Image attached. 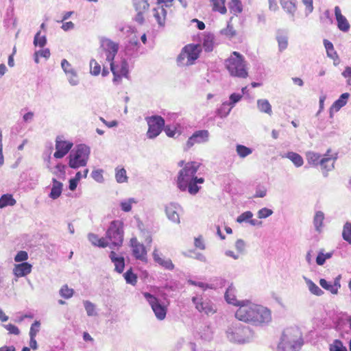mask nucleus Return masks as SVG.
<instances>
[{"instance_id": "obj_1", "label": "nucleus", "mask_w": 351, "mask_h": 351, "mask_svg": "<svg viewBox=\"0 0 351 351\" xmlns=\"http://www.w3.org/2000/svg\"><path fill=\"white\" fill-rule=\"evenodd\" d=\"M237 306L234 316L239 321L255 326H262L271 321V311L262 305L247 300H242Z\"/></svg>"}, {"instance_id": "obj_2", "label": "nucleus", "mask_w": 351, "mask_h": 351, "mask_svg": "<svg viewBox=\"0 0 351 351\" xmlns=\"http://www.w3.org/2000/svg\"><path fill=\"white\" fill-rule=\"evenodd\" d=\"M178 166L182 169L180 170L177 177L178 188L182 191L187 190L191 195L197 194L201 189L197 184L204 182L203 178L195 176L200 164L194 161L184 163V160H181L178 162Z\"/></svg>"}, {"instance_id": "obj_3", "label": "nucleus", "mask_w": 351, "mask_h": 351, "mask_svg": "<svg viewBox=\"0 0 351 351\" xmlns=\"http://www.w3.org/2000/svg\"><path fill=\"white\" fill-rule=\"evenodd\" d=\"M225 66L232 76L240 78H246L248 76L245 58L237 51H233L226 60Z\"/></svg>"}, {"instance_id": "obj_4", "label": "nucleus", "mask_w": 351, "mask_h": 351, "mask_svg": "<svg viewBox=\"0 0 351 351\" xmlns=\"http://www.w3.org/2000/svg\"><path fill=\"white\" fill-rule=\"evenodd\" d=\"M302 345L301 333L295 329L284 331L277 351H298Z\"/></svg>"}, {"instance_id": "obj_5", "label": "nucleus", "mask_w": 351, "mask_h": 351, "mask_svg": "<svg viewBox=\"0 0 351 351\" xmlns=\"http://www.w3.org/2000/svg\"><path fill=\"white\" fill-rule=\"evenodd\" d=\"M89 155V147L84 144L77 145L69 155V166L72 169H77L86 166Z\"/></svg>"}, {"instance_id": "obj_6", "label": "nucleus", "mask_w": 351, "mask_h": 351, "mask_svg": "<svg viewBox=\"0 0 351 351\" xmlns=\"http://www.w3.org/2000/svg\"><path fill=\"white\" fill-rule=\"evenodd\" d=\"M123 223L119 220L112 221L106 232V238L110 241L108 245L121 247L123 241Z\"/></svg>"}, {"instance_id": "obj_7", "label": "nucleus", "mask_w": 351, "mask_h": 351, "mask_svg": "<svg viewBox=\"0 0 351 351\" xmlns=\"http://www.w3.org/2000/svg\"><path fill=\"white\" fill-rule=\"evenodd\" d=\"M201 51L200 45H187L178 56L177 62L180 65H191L199 58Z\"/></svg>"}, {"instance_id": "obj_8", "label": "nucleus", "mask_w": 351, "mask_h": 351, "mask_svg": "<svg viewBox=\"0 0 351 351\" xmlns=\"http://www.w3.org/2000/svg\"><path fill=\"white\" fill-rule=\"evenodd\" d=\"M228 332L234 341L239 343L248 342L253 337V331L247 326L230 328Z\"/></svg>"}, {"instance_id": "obj_9", "label": "nucleus", "mask_w": 351, "mask_h": 351, "mask_svg": "<svg viewBox=\"0 0 351 351\" xmlns=\"http://www.w3.org/2000/svg\"><path fill=\"white\" fill-rule=\"evenodd\" d=\"M143 295L147 300L156 318L158 320L165 319L167 313V306L161 304L158 298L149 293H143Z\"/></svg>"}, {"instance_id": "obj_10", "label": "nucleus", "mask_w": 351, "mask_h": 351, "mask_svg": "<svg viewBox=\"0 0 351 351\" xmlns=\"http://www.w3.org/2000/svg\"><path fill=\"white\" fill-rule=\"evenodd\" d=\"M148 130L147 136L149 138H154L158 136L165 127V120L160 116H152L147 119Z\"/></svg>"}, {"instance_id": "obj_11", "label": "nucleus", "mask_w": 351, "mask_h": 351, "mask_svg": "<svg viewBox=\"0 0 351 351\" xmlns=\"http://www.w3.org/2000/svg\"><path fill=\"white\" fill-rule=\"evenodd\" d=\"M192 302L195 304V308L201 313L210 315L216 312V308L210 300H204L202 296L193 297Z\"/></svg>"}, {"instance_id": "obj_12", "label": "nucleus", "mask_w": 351, "mask_h": 351, "mask_svg": "<svg viewBox=\"0 0 351 351\" xmlns=\"http://www.w3.org/2000/svg\"><path fill=\"white\" fill-rule=\"evenodd\" d=\"M73 146L72 142L63 140L62 137L58 136L56 138V152L53 154V157L58 159L62 158L69 152Z\"/></svg>"}, {"instance_id": "obj_13", "label": "nucleus", "mask_w": 351, "mask_h": 351, "mask_svg": "<svg viewBox=\"0 0 351 351\" xmlns=\"http://www.w3.org/2000/svg\"><path fill=\"white\" fill-rule=\"evenodd\" d=\"M110 70L113 74V82L119 83L121 81L122 77H128V64L125 60H123L120 66L115 65L114 62L110 63Z\"/></svg>"}, {"instance_id": "obj_14", "label": "nucleus", "mask_w": 351, "mask_h": 351, "mask_svg": "<svg viewBox=\"0 0 351 351\" xmlns=\"http://www.w3.org/2000/svg\"><path fill=\"white\" fill-rule=\"evenodd\" d=\"M209 137V132L206 130H198L190 136L186 143L185 150L191 148L195 144H200L207 142Z\"/></svg>"}, {"instance_id": "obj_15", "label": "nucleus", "mask_w": 351, "mask_h": 351, "mask_svg": "<svg viewBox=\"0 0 351 351\" xmlns=\"http://www.w3.org/2000/svg\"><path fill=\"white\" fill-rule=\"evenodd\" d=\"M130 243L132 254L135 258L145 261L147 259V250L145 245L141 243L136 237L130 239Z\"/></svg>"}, {"instance_id": "obj_16", "label": "nucleus", "mask_w": 351, "mask_h": 351, "mask_svg": "<svg viewBox=\"0 0 351 351\" xmlns=\"http://www.w3.org/2000/svg\"><path fill=\"white\" fill-rule=\"evenodd\" d=\"M101 46L108 53L106 60L110 62V63L114 62V58L119 49V45L108 38H104L101 41Z\"/></svg>"}, {"instance_id": "obj_17", "label": "nucleus", "mask_w": 351, "mask_h": 351, "mask_svg": "<svg viewBox=\"0 0 351 351\" xmlns=\"http://www.w3.org/2000/svg\"><path fill=\"white\" fill-rule=\"evenodd\" d=\"M134 7L137 12L135 21L139 24H143L145 21L144 14L149 9V5L146 0H136Z\"/></svg>"}, {"instance_id": "obj_18", "label": "nucleus", "mask_w": 351, "mask_h": 351, "mask_svg": "<svg viewBox=\"0 0 351 351\" xmlns=\"http://www.w3.org/2000/svg\"><path fill=\"white\" fill-rule=\"evenodd\" d=\"M331 149H328L319 163L322 171L328 172L334 168V162L337 158V154H330Z\"/></svg>"}, {"instance_id": "obj_19", "label": "nucleus", "mask_w": 351, "mask_h": 351, "mask_svg": "<svg viewBox=\"0 0 351 351\" xmlns=\"http://www.w3.org/2000/svg\"><path fill=\"white\" fill-rule=\"evenodd\" d=\"M32 265L27 262L16 264L13 268V274L16 278L25 276L31 273Z\"/></svg>"}, {"instance_id": "obj_20", "label": "nucleus", "mask_w": 351, "mask_h": 351, "mask_svg": "<svg viewBox=\"0 0 351 351\" xmlns=\"http://www.w3.org/2000/svg\"><path fill=\"white\" fill-rule=\"evenodd\" d=\"M335 15L338 28L342 32H348L350 29V25L346 18L341 14L339 6H335Z\"/></svg>"}, {"instance_id": "obj_21", "label": "nucleus", "mask_w": 351, "mask_h": 351, "mask_svg": "<svg viewBox=\"0 0 351 351\" xmlns=\"http://www.w3.org/2000/svg\"><path fill=\"white\" fill-rule=\"evenodd\" d=\"M319 285L323 289L330 291L332 294L336 295L341 287L340 276L335 279L333 284L328 282L324 278H321L319 280Z\"/></svg>"}, {"instance_id": "obj_22", "label": "nucleus", "mask_w": 351, "mask_h": 351, "mask_svg": "<svg viewBox=\"0 0 351 351\" xmlns=\"http://www.w3.org/2000/svg\"><path fill=\"white\" fill-rule=\"evenodd\" d=\"M61 66L65 73L69 77V82L72 85L77 84V73L75 69L72 67L71 64L66 60H62Z\"/></svg>"}, {"instance_id": "obj_23", "label": "nucleus", "mask_w": 351, "mask_h": 351, "mask_svg": "<svg viewBox=\"0 0 351 351\" xmlns=\"http://www.w3.org/2000/svg\"><path fill=\"white\" fill-rule=\"evenodd\" d=\"M111 261L114 265V269L118 273H122L125 268V259L122 256L117 255L115 252L111 251L109 255Z\"/></svg>"}, {"instance_id": "obj_24", "label": "nucleus", "mask_w": 351, "mask_h": 351, "mask_svg": "<svg viewBox=\"0 0 351 351\" xmlns=\"http://www.w3.org/2000/svg\"><path fill=\"white\" fill-rule=\"evenodd\" d=\"M324 44L328 57L333 60L335 66L339 65L340 63V59L337 51L335 50L333 44L326 39L324 40Z\"/></svg>"}, {"instance_id": "obj_25", "label": "nucleus", "mask_w": 351, "mask_h": 351, "mask_svg": "<svg viewBox=\"0 0 351 351\" xmlns=\"http://www.w3.org/2000/svg\"><path fill=\"white\" fill-rule=\"evenodd\" d=\"M152 13L158 25L160 27L165 26L167 18V11L164 7L158 5V7L153 9Z\"/></svg>"}, {"instance_id": "obj_26", "label": "nucleus", "mask_w": 351, "mask_h": 351, "mask_svg": "<svg viewBox=\"0 0 351 351\" xmlns=\"http://www.w3.org/2000/svg\"><path fill=\"white\" fill-rule=\"evenodd\" d=\"M153 257L154 261L165 269L169 270L173 269L174 265L173 264L171 260L169 258H162L157 250L154 251Z\"/></svg>"}, {"instance_id": "obj_27", "label": "nucleus", "mask_w": 351, "mask_h": 351, "mask_svg": "<svg viewBox=\"0 0 351 351\" xmlns=\"http://www.w3.org/2000/svg\"><path fill=\"white\" fill-rule=\"evenodd\" d=\"M350 94L345 93L341 95L339 98L336 100L330 108V113L332 114L334 112H338L342 107L346 106L348 102Z\"/></svg>"}, {"instance_id": "obj_28", "label": "nucleus", "mask_w": 351, "mask_h": 351, "mask_svg": "<svg viewBox=\"0 0 351 351\" xmlns=\"http://www.w3.org/2000/svg\"><path fill=\"white\" fill-rule=\"evenodd\" d=\"M236 292L237 290L235 287L233 286V285H230L225 293V299L228 304L237 306L239 304L241 303V301H239L237 299Z\"/></svg>"}, {"instance_id": "obj_29", "label": "nucleus", "mask_w": 351, "mask_h": 351, "mask_svg": "<svg viewBox=\"0 0 351 351\" xmlns=\"http://www.w3.org/2000/svg\"><path fill=\"white\" fill-rule=\"evenodd\" d=\"M62 189L63 184L56 178H52V187L49 195V197L53 199H58L61 195Z\"/></svg>"}, {"instance_id": "obj_30", "label": "nucleus", "mask_w": 351, "mask_h": 351, "mask_svg": "<svg viewBox=\"0 0 351 351\" xmlns=\"http://www.w3.org/2000/svg\"><path fill=\"white\" fill-rule=\"evenodd\" d=\"M282 9L292 17L294 16L297 11L296 0H283L280 1Z\"/></svg>"}, {"instance_id": "obj_31", "label": "nucleus", "mask_w": 351, "mask_h": 351, "mask_svg": "<svg viewBox=\"0 0 351 351\" xmlns=\"http://www.w3.org/2000/svg\"><path fill=\"white\" fill-rule=\"evenodd\" d=\"M165 211L169 219L172 221L173 223H180V217L178 213V208L174 204H170L167 205L166 206Z\"/></svg>"}, {"instance_id": "obj_32", "label": "nucleus", "mask_w": 351, "mask_h": 351, "mask_svg": "<svg viewBox=\"0 0 351 351\" xmlns=\"http://www.w3.org/2000/svg\"><path fill=\"white\" fill-rule=\"evenodd\" d=\"M232 19L233 16L230 17L226 27L220 30V34L228 39H232L237 36V31L234 29L232 24Z\"/></svg>"}, {"instance_id": "obj_33", "label": "nucleus", "mask_w": 351, "mask_h": 351, "mask_svg": "<svg viewBox=\"0 0 351 351\" xmlns=\"http://www.w3.org/2000/svg\"><path fill=\"white\" fill-rule=\"evenodd\" d=\"M210 3L214 12H218L221 14H226V0H210Z\"/></svg>"}, {"instance_id": "obj_34", "label": "nucleus", "mask_w": 351, "mask_h": 351, "mask_svg": "<svg viewBox=\"0 0 351 351\" xmlns=\"http://www.w3.org/2000/svg\"><path fill=\"white\" fill-rule=\"evenodd\" d=\"M88 240L95 246L100 247H106L108 245V242L104 238H99V237L93 233H90L88 236Z\"/></svg>"}, {"instance_id": "obj_35", "label": "nucleus", "mask_w": 351, "mask_h": 351, "mask_svg": "<svg viewBox=\"0 0 351 351\" xmlns=\"http://www.w3.org/2000/svg\"><path fill=\"white\" fill-rule=\"evenodd\" d=\"M16 203V201L12 194H4L0 197V208H5L8 206H14Z\"/></svg>"}, {"instance_id": "obj_36", "label": "nucleus", "mask_w": 351, "mask_h": 351, "mask_svg": "<svg viewBox=\"0 0 351 351\" xmlns=\"http://www.w3.org/2000/svg\"><path fill=\"white\" fill-rule=\"evenodd\" d=\"M215 44V36L213 34H208L204 36L203 40V47L206 51H211L213 49Z\"/></svg>"}, {"instance_id": "obj_37", "label": "nucleus", "mask_w": 351, "mask_h": 351, "mask_svg": "<svg viewBox=\"0 0 351 351\" xmlns=\"http://www.w3.org/2000/svg\"><path fill=\"white\" fill-rule=\"evenodd\" d=\"M258 110L264 113L271 114L272 109L271 106L267 99H258L257 101Z\"/></svg>"}, {"instance_id": "obj_38", "label": "nucleus", "mask_w": 351, "mask_h": 351, "mask_svg": "<svg viewBox=\"0 0 351 351\" xmlns=\"http://www.w3.org/2000/svg\"><path fill=\"white\" fill-rule=\"evenodd\" d=\"M287 158L291 160V162L298 167H301L304 163L302 157L295 152H288L287 154Z\"/></svg>"}, {"instance_id": "obj_39", "label": "nucleus", "mask_w": 351, "mask_h": 351, "mask_svg": "<svg viewBox=\"0 0 351 351\" xmlns=\"http://www.w3.org/2000/svg\"><path fill=\"white\" fill-rule=\"evenodd\" d=\"M324 219V214L322 211H317L315 213L313 223L315 227V229L317 232H320L322 230V227L323 225V221Z\"/></svg>"}, {"instance_id": "obj_40", "label": "nucleus", "mask_w": 351, "mask_h": 351, "mask_svg": "<svg viewBox=\"0 0 351 351\" xmlns=\"http://www.w3.org/2000/svg\"><path fill=\"white\" fill-rule=\"evenodd\" d=\"M321 159V155L317 153L313 152L306 153V160L309 165H318Z\"/></svg>"}, {"instance_id": "obj_41", "label": "nucleus", "mask_w": 351, "mask_h": 351, "mask_svg": "<svg viewBox=\"0 0 351 351\" xmlns=\"http://www.w3.org/2000/svg\"><path fill=\"white\" fill-rule=\"evenodd\" d=\"M229 9L230 12L233 13L234 15L241 13L243 10L241 2L239 0H231Z\"/></svg>"}, {"instance_id": "obj_42", "label": "nucleus", "mask_w": 351, "mask_h": 351, "mask_svg": "<svg viewBox=\"0 0 351 351\" xmlns=\"http://www.w3.org/2000/svg\"><path fill=\"white\" fill-rule=\"evenodd\" d=\"M306 282L310 292L313 295L321 296L324 294V291L312 280H306Z\"/></svg>"}, {"instance_id": "obj_43", "label": "nucleus", "mask_w": 351, "mask_h": 351, "mask_svg": "<svg viewBox=\"0 0 351 351\" xmlns=\"http://www.w3.org/2000/svg\"><path fill=\"white\" fill-rule=\"evenodd\" d=\"M124 278L127 283L135 285L137 282V276L133 273L132 268L124 274Z\"/></svg>"}, {"instance_id": "obj_44", "label": "nucleus", "mask_w": 351, "mask_h": 351, "mask_svg": "<svg viewBox=\"0 0 351 351\" xmlns=\"http://www.w3.org/2000/svg\"><path fill=\"white\" fill-rule=\"evenodd\" d=\"M342 236L345 241L351 244V223H346L343 226Z\"/></svg>"}, {"instance_id": "obj_45", "label": "nucleus", "mask_w": 351, "mask_h": 351, "mask_svg": "<svg viewBox=\"0 0 351 351\" xmlns=\"http://www.w3.org/2000/svg\"><path fill=\"white\" fill-rule=\"evenodd\" d=\"M50 51L47 48L39 50L38 51H36L34 53V60L36 63H38L40 57L48 59L50 57Z\"/></svg>"}, {"instance_id": "obj_46", "label": "nucleus", "mask_w": 351, "mask_h": 351, "mask_svg": "<svg viewBox=\"0 0 351 351\" xmlns=\"http://www.w3.org/2000/svg\"><path fill=\"white\" fill-rule=\"evenodd\" d=\"M47 43V39L45 36H41L40 32H38L34 39V45L35 46H39L43 47Z\"/></svg>"}, {"instance_id": "obj_47", "label": "nucleus", "mask_w": 351, "mask_h": 351, "mask_svg": "<svg viewBox=\"0 0 351 351\" xmlns=\"http://www.w3.org/2000/svg\"><path fill=\"white\" fill-rule=\"evenodd\" d=\"M330 351H347V348L343 346L342 342L339 339H335L329 346Z\"/></svg>"}, {"instance_id": "obj_48", "label": "nucleus", "mask_w": 351, "mask_h": 351, "mask_svg": "<svg viewBox=\"0 0 351 351\" xmlns=\"http://www.w3.org/2000/svg\"><path fill=\"white\" fill-rule=\"evenodd\" d=\"M74 291L73 289H71L68 287V285H65L62 287L60 290V295L66 299H69L71 298L73 295Z\"/></svg>"}, {"instance_id": "obj_49", "label": "nucleus", "mask_w": 351, "mask_h": 351, "mask_svg": "<svg viewBox=\"0 0 351 351\" xmlns=\"http://www.w3.org/2000/svg\"><path fill=\"white\" fill-rule=\"evenodd\" d=\"M280 51L286 49L288 47V38L284 35H278L276 38Z\"/></svg>"}, {"instance_id": "obj_50", "label": "nucleus", "mask_w": 351, "mask_h": 351, "mask_svg": "<svg viewBox=\"0 0 351 351\" xmlns=\"http://www.w3.org/2000/svg\"><path fill=\"white\" fill-rule=\"evenodd\" d=\"M237 152L240 157L244 158L252 154V149L244 145H238L237 146Z\"/></svg>"}, {"instance_id": "obj_51", "label": "nucleus", "mask_w": 351, "mask_h": 351, "mask_svg": "<svg viewBox=\"0 0 351 351\" xmlns=\"http://www.w3.org/2000/svg\"><path fill=\"white\" fill-rule=\"evenodd\" d=\"M90 71L93 75H98L101 72V66L95 60L90 62Z\"/></svg>"}, {"instance_id": "obj_52", "label": "nucleus", "mask_w": 351, "mask_h": 351, "mask_svg": "<svg viewBox=\"0 0 351 351\" xmlns=\"http://www.w3.org/2000/svg\"><path fill=\"white\" fill-rule=\"evenodd\" d=\"M115 177L117 181L119 183L125 182L128 180L126 171L123 168L117 170Z\"/></svg>"}, {"instance_id": "obj_53", "label": "nucleus", "mask_w": 351, "mask_h": 351, "mask_svg": "<svg viewBox=\"0 0 351 351\" xmlns=\"http://www.w3.org/2000/svg\"><path fill=\"white\" fill-rule=\"evenodd\" d=\"M332 256V253L328 252L326 254H324L323 252H319L316 258V263L319 265H323L326 259L330 258Z\"/></svg>"}, {"instance_id": "obj_54", "label": "nucleus", "mask_w": 351, "mask_h": 351, "mask_svg": "<svg viewBox=\"0 0 351 351\" xmlns=\"http://www.w3.org/2000/svg\"><path fill=\"white\" fill-rule=\"evenodd\" d=\"M80 179H81V172L78 171L76 173L75 178H72L69 180V187L71 191L75 190V189L77 186V183L80 180Z\"/></svg>"}, {"instance_id": "obj_55", "label": "nucleus", "mask_w": 351, "mask_h": 351, "mask_svg": "<svg viewBox=\"0 0 351 351\" xmlns=\"http://www.w3.org/2000/svg\"><path fill=\"white\" fill-rule=\"evenodd\" d=\"M84 307L88 316H93L96 315L95 305L89 302H84Z\"/></svg>"}, {"instance_id": "obj_56", "label": "nucleus", "mask_w": 351, "mask_h": 351, "mask_svg": "<svg viewBox=\"0 0 351 351\" xmlns=\"http://www.w3.org/2000/svg\"><path fill=\"white\" fill-rule=\"evenodd\" d=\"M252 216L253 214L251 211H245L237 217V221L240 223L244 221H247L251 219Z\"/></svg>"}, {"instance_id": "obj_57", "label": "nucleus", "mask_w": 351, "mask_h": 351, "mask_svg": "<svg viewBox=\"0 0 351 351\" xmlns=\"http://www.w3.org/2000/svg\"><path fill=\"white\" fill-rule=\"evenodd\" d=\"M40 324L38 321H35L31 326L29 330V336L36 337L39 331Z\"/></svg>"}, {"instance_id": "obj_58", "label": "nucleus", "mask_w": 351, "mask_h": 351, "mask_svg": "<svg viewBox=\"0 0 351 351\" xmlns=\"http://www.w3.org/2000/svg\"><path fill=\"white\" fill-rule=\"evenodd\" d=\"M28 254L25 251H19L14 257L15 262L20 263L27 261Z\"/></svg>"}, {"instance_id": "obj_59", "label": "nucleus", "mask_w": 351, "mask_h": 351, "mask_svg": "<svg viewBox=\"0 0 351 351\" xmlns=\"http://www.w3.org/2000/svg\"><path fill=\"white\" fill-rule=\"evenodd\" d=\"M273 213V211L271 209L263 208L258 212V218L263 219L266 218L270 216Z\"/></svg>"}, {"instance_id": "obj_60", "label": "nucleus", "mask_w": 351, "mask_h": 351, "mask_svg": "<svg viewBox=\"0 0 351 351\" xmlns=\"http://www.w3.org/2000/svg\"><path fill=\"white\" fill-rule=\"evenodd\" d=\"M188 282L190 285L199 287L201 289H202L203 290H206L207 289H210L211 288V287L209 285H208L206 283H204L203 282H197V281H194V280H189Z\"/></svg>"}, {"instance_id": "obj_61", "label": "nucleus", "mask_w": 351, "mask_h": 351, "mask_svg": "<svg viewBox=\"0 0 351 351\" xmlns=\"http://www.w3.org/2000/svg\"><path fill=\"white\" fill-rule=\"evenodd\" d=\"M135 202L132 199L121 203V207L124 212H129L132 209V204Z\"/></svg>"}, {"instance_id": "obj_62", "label": "nucleus", "mask_w": 351, "mask_h": 351, "mask_svg": "<svg viewBox=\"0 0 351 351\" xmlns=\"http://www.w3.org/2000/svg\"><path fill=\"white\" fill-rule=\"evenodd\" d=\"M303 4L305 6V9L307 13H311L313 11V0H302Z\"/></svg>"}, {"instance_id": "obj_63", "label": "nucleus", "mask_w": 351, "mask_h": 351, "mask_svg": "<svg viewBox=\"0 0 351 351\" xmlns=\"http://www.w3.org/2000/svg\"><path fill=\"white\" fill-rule=\"evenodd\" d=\"M5 328L8 330L9 333L14 335H19L20 333V330L16 326L9 324L5 326Z\"/></svg>"}, {"instance_id": "obj_64", "label": "nucleus", "mask_w": 351, "mask_h": 351, "mask_svg": "<svg viewBox=\"0 0 351 351\" xmlns=\"http://www.w3.org/2000/svg\"><path fill=\"white\" fill-rule=\"evenodd\" d=\"M195 246L199 249V250H204L205 249V245H204V240L202 239V237H199L197 238H195Z\"/></svg>"}]
</instances>
